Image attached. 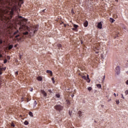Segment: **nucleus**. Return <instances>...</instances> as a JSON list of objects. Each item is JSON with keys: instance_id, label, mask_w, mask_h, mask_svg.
I'll return each mask as SVG.
<instances>
[{"instance_id": "nucleus-1", "label": "nucleus", "mask_w": 128, "mask_h": 128, "mask_svg": "<svg viewBox=\"0 0 128 128\" xmlns=\"http://www.w3.org/2000/svg\"><path fill=\"white\" fill-rule=\"evenodd\" d=\"M26 28L32 36H34V34L36 32V31L38 30V26H36L33 27L31 26L30 28L27 26Z\"/></svg>"}, {"instance_id": "nucleus-2", "label": "nucleus", "mask_w": 128, "mask_h": 128, "mask_svg": "<svg viewBox=\"0 0 128 128\" xmlns=\"http://www.w3.org/2000/svg\"><path fill=\"white\" fill-rule=\"evenodd\" d=\"M54 108H55L56 110H58V112H60V110H62L64 107L60 104H57L54 106Z\"/></svg>"}, {"instance_id": "nucleus-3", "label": "nucleus", "mask_w": 128, "mask_h": 128, "mask_svg": "<svg viewBox=\"0 0 128 128\" xmlns=\"http://www.w3.org/2000/svg\"><path fill=\"white\" fill-rule=\"evenodd\" d=\"M116 74H118H118H120V66H117L116 68Z\"/></svg>"}, {"instance_id": "nucleus-4", "label": "nucleus", "mask_w": 128, "mask_h": 128, "mask_svg": "<svg viewBox=\"0 0 128 128\" xmlns=\"http://www.w3.org/2000/svg\"><path fill=\"white\" fill-rule=\"evenodd\" d=\"M14 8H12L11 10V11L10 12V17L8 18V20H12V16H14Z\"/></svg>"}, {"instance_id": "nucleus-5", "label": "nucleus", "mask_w": 128, "mask_h": 128, "mask_svg": "<svg viewBox=\"0 0 128 128\" xmlns=\"http://www.w3.org/2000/svg\"><path fill=\"white\" fill-rule=\"evenodd\" d=\"M0 18L4 20V12L2 10H0Z\"/></svg>"}, {"instance_id": "nucleus-6", "label": "nucleus", "mask_w": 128, "mask_h": 128, "mask_svg": "<svg viewBox=\"0 0 128 128\" xmlns=\"http://www.w3.org/2000/svg\"><path fill=\"white\" fill-rule=\"evenodd\" d=\"M98 28L100 29H102V22H100L98 23Z\"/></svg>"}, {"instance_id": "nucleus-7", "label": "nucleus", "mask_w": 128, "mask_h": 128, "mask_svg": "<svg viewBox=\"0 0 128 128\" xmlns=\"http://www.w3.org/2000/svg\"><path fill=\"white\" fill-rule=\"evenodd\" d=\"M41 92H42V94L44 97L46 96V91H44V90H42Z\"/></svg>"}, {"instance_id": "nucleus-8", "label": "nucleus", "mask_w": 128, "mask_h": 128, "mask_svg": "<svg viewBox=\"0 0 128 128\" xmlns=\"http://www.w3.org/2000/svg\"><path fill=\"white\" fill-rule=\"evenodd\" d=\"M74 28H72V30H76V28H78V26L77 24H74Z\"/></svg>"}, {"instance_id": "nucleus-9", "label": "nucleus", "mask_w": 128, "mask_h": 128, "mask_svg": "<svg viewBox=\"0 0 128 128\" xmlns=\"http://www.w3.org/2000/svg\"><path fill=\"white\" fill-rule=\"evenodd\" d=\"M84 26L85 28H86V26H88V21H86L84 23Z\"/></svg>"}, {"instance_id": "nucleus-10", "label": "nucleus", "mask_w": 128, "mask_h": 128, "mask_svg": "<svg viewBox=\"0 0 128 128\" xmlns=\"http://www.w3.org/2000/svg\"><path fill=\"white\" fill-rule=\"evenodd\" d=\"M47 74H50V76H52V72L50 70H47L46 72Z\"/></svg>"}, {"instance_id": "nucleus-11", "label": "nucleus", "mask_w": 128, "mask_h": 128, "mask_svg": "<svg viewBox=\"0 0 128 128\" xmlns=\"http://www.w3.org/2000/svg\"><path fill=\"white\" fill-rule=\"evenodd\" d=\"M14 48V46L12 44L10 45L8 48V50H12Z\"/></svg>"}, {"instance_id": "nucleus-12", "label": "nucleus", "mask_w": 128, "mask_h": 128, "mask_svg": "<svg viewBox=\"0 0 128 128\" xmlns=\"http://www.w3.org/2000/svg\"><path fill=\"white\" fill-rule=\"evenodd\" d=\"M96 86L97 88H102V84H97Z\"/></svg>"}, {"instance_id": "nucleus-13", "label": "nucleus", "mask_w": 128, "mask_h": 128, "mask_svg": "<svg viewBox=\"0 0 128 128\" xmlns=\"http://www.w3.org/2000/svg\"><path fill=\"white\" fill-rule=\"evenodd\" d=\"M87 80L88 82H90V78L88 77V74H87Z\"/></svg>"}, {"instance_id": "nucleus-14", "label": "nucleus", "mask_w": 128, "mask_h": 128, "mask_svg": "<svg viewBox=\"0 0 128 128\" xmlns=\"http://www.w3.org/2000/svg\"><path fill=\"white\" fill-rule=\"evenodd\" d=\"M29 116H30L32 117L34 116V114H32V112H29Z\"/></svg>"}, {"instance_id": "nucleus-15", "label": "nucleus", "mask_w": 128, "mask_h": 128, "mask_svg": "<svg viewBox=\"0 0 128 128\" xmlns=\"http://www.w3.org/2000/svg\"><path fill=\"white\" fill-rule=\"evenodd\" d=\"M18 32H19V31H18V30H17L15 32H14V36H16V34H18Z\"/></svg>"}, {"instance_id": "nucleus-16", "label": "nucleus", "mask_w": 128, "mask_h": 128, "mask_svg": "<svg viewBox=\"0 0 128 128\" xmlns=\"http://www.w3.org/2000/svg\"><path fill=\"white\" fill-rule=\"evenodd\" d=\"M110 22H114V19L112 18H110Z\"/></svg>"}, {"instance_id": "nucleus-17", "label": "nucleus", "mask_w": 128, "mask_h": 128, "mask_svg": "<svg viewBox=\"0 0 128 128\" xmlns=\"http://www.w3.org/2000/svg\"><path fill=\"white\" fill-rule=\"evenodd\" d=\"M24 36H28V32H23Z\"/></svg>"}, {"instance_id": "nucleus-18", "label": "nucleus", "mask_w": 128, "mask_h": 128, "mask_svg": "<svg viewBox=\"0 0 128 128\" xmlns=\"http://www.w3.org/2000/svg\"><path fill=\"white\" fill-rule=\"evenodd\" d=\"M66 104L70 105V102L68 100H66Z\"/></svg>"}, {"instance_id": "nucleus-19", "label": "nucleus", "mask_w": 128, "mask_h": 128, "mask_svg": "<svg viewBox=\"0 0 128 128\" xmlns=\"http://www.w3.org/2000/svg\"><path fill=\"white\" fill-rule=\"evenodd\" d=\"M24 124H25V126H28V122L26 120V121L24 122Z\"/></svg>"}, {"instance_id": "nucleus-20", "label": "nucleus", "mask_w": 128, "mask_h": 128, "mask_svg": "<svg viewBox=\"0 0 128 128\" xmlns=\"http://www.w3.org/2000/svg\"><path fill=\"white\" fill-rule=\"evenodd\" d=\"M42 77L39 76V77L38 78V80H39L40 82L42 81Z\"/></svg>"}, {"instance_id": "nucleus-21", "label": "nucleus", "mask_w": 128, "mask_h": 128, "mask_svg": "<svg viewBox=\"0 0 128 128\" xmlns=\"http://www.w3.org/2000/svg\"><path fill=\"white\" fill-rule=\"evenodd\" d=\"M56 96L58 98H60V94H56Z\"/></svg>"}, {"instance_id": "nucleus-22", "label": "nucleus", "mask_w": 128, "mask_h": 128, "mask_svg": "<svg viewBox=\"0 0 128 128\" xmlns=\"http://www.w3.org/2000/svg\"><path fill=\"white\" fill-rule=\"evenodd\" d=\"M105 78H106V76L104 75L103 76V78L102 80V82H104Z\"/></svg>"}, {"instance_id": "nucleus-23", "label": "nucleus", "mask_w": 128, "mask_h": 128, "mask_svg": "<svg viewBox=\"0 0 128 128\" xmlns=\"http://www.w3.org/2000/svg\"><path fill=\"white\" fill-rule=\"evenodd\" d=\"M88 90H89V92H90V90H92V87H88Z\"/></svg>"}, {"instance_id": "nucleus-24", "label": "nucleus", "mask_w": 128, "mask_h": 128, "mask_svg": "<svg viewBox=\"0 0 128 128\" xmlns=\"http://www.w3.org/2000/svg\"><path fill=\"white\" fill-rule=\"evenodd\" d=\"M6 70V67L2 68H0V70Z\"/></svg>"}, {"instance_id": "nucleus-25", "label": "nucleus", "mask_w": 128, "mask_h": 128, "mask_svg": "<svg viewBox=\"0 0 128 128\" xmlns=\"http://www.w3.org/2000/svg\"><path fill=\"white\" fill-rule=\"evenodd\" d=\"M24 28V25H20V28H19V30H22Z\"/></svg>"}, {"instance_id": "nucleus-26", "label": "nucleus", "mask_w": 128, "mask_h": 128, "mask_svg": "<svg viewBox=\"0 0 128 128\" xmlns=\"http://www.w3.org/2000/svg\"><path fill=\"white\" fill-rule=\"evenodd\" d=\"M22 40V38L21 37V38H17V40L18 42H20V40Z\"/></svg>"}, {"instance_id": "nucleus-27", "label": "nucleus", "mask_w": 128, "mask_h": 128, "mask_svg": "<svg viewBox=\"0 0 128 128\" xmlns=\"http://www.w3.org/2000/svg\"><path fill=\"white\" fill-rule=\"evenodd\" d=\"M34 106H36V104H38V103L36 102V100H34Z\"/></svg>"}, {"instance_id": "nucleus-28", "label": "nucleus", "mask_w": 128, "mask_h": 128, "mask_svg": "<svg viewBox=\"0 0 128 128\" xmlns=\"http://www.w3.org/2000/svg\"><path fill=\"white\" fill-rule=\"evenodd\" d=\"M116 104H120V100H116Z\"/></svg>"}, {"instance_id": "nucleus-29", "label": "nucleus", "mask_w": 128, "mask_h": 128, "mask_svg": "<svg viewBox=\"0 0 128 128\" xmlns=\"http://www.w3.org/2000/svg\"><path fill=\"white\" fill-rule=\"evenodd\" d=\"M8 62V60L5 59L4 62V64H6Z\"/></svg>"}, {"instance_id": "nucleus-30", "label": "nucleus", "mask_w": 128, "mask_h": 128, "mask_svg": "<svg viewBox=\"0 0 128 128\" xmlns=\"http://www.w3.org/2000/svg\"><path fill=\"white\" fill-rule=\"evenodd\" d=\"M57 46L58 48H62V44H58Z\"/></svg>"}, {"instance_id": "nucleus-31", "label": "nucleus", "mask_w": 128, "mask_h": 128, "mask_svg": "<svg viewBox=\"0 0 128 128\" xmlns=\"http://www.w3.org/2000/svg\"><path fill=\"white\" fill-rule=\"evenodd\" d=\"M124 93L126 95H128V90H126L125 92H124Z\"/></svg>"}, {"instance_id": "nucleus-32", "label": "nucleus", "mask_w": 128, "mask_h": 128, "mask_svg": "<svg viewBox=\"0 0 128 128\" xmlns=\"http://www.w3.org/2000/svg\"><path fill=\"white\" fill-rule=\"evenodd\" d=\"M82 78H83V80H86V76H82Z\"/></svg>"}, {"instance_id": "nucleus-33", "label": "nucleus", "mask_w": 128, "mask_h": 128, "mask_svg": "<svg viewBox=\"0 0 128 128\" xmlns=\"http://www.w3.org/2000/svg\"><path fill=\"white\" fill-rule=\"evenodd\" d=\"M52 82L53 84H54V78H52Z\"/></svg>"}, {"instance_id": "nucleus-34", "label": "nucleus", "mask_w": 128, "mask_h": 128, "mask_svg": "<svg viewBox=\"0 0 128 128\" xmlns=\"http://www.w3.org/2000/svg\"><path fill=\"white\" fill-rule=\"evenodd\" d=\"M18 36H20V34H18L16 36H15V38H18Z\"/></svg>"}, {"instance_id": "nucleus-35", "label": "nucleus", "mask_w": 128, "mask_h": 128, "mask_svg": "<svg viewBox=\"0 0 128 128\" xmlns=\"http://www.w3.org/2000/svg\"><path fill=\"white\" fill-rule=\"evenodd\" d=\"M118 38V34H116V36H114V38Z\"/></svg>"}, {"instance_id": "nucleus-36", "label": "nucleus", "mask_w": 128, "mask_h": 128, "mask_svg": "<svg viewBox=\"0 0 128 128\" xmlns=\"http://www.w3.org/2000/svg\"><path fill=\"white\" fill-rule=\"evenodd\" d=\"M7 58H8V60H10V56H7Z\"/></svg>"}, {"instance_id": "nucleus-37", "label": "nucleus", "mask_w": 128, "mask_h": 128, "mask_svg": "<svg viewBox=\"0 0 128 128\" xmlns=\"http://www.w3.org/2000/svg\"><path fill=\"white\" fill-rule=\"evenodd\" d=\"M11 126H13L14 128V126H15L14 124V123H12L11 124Z\"/></svg>"}, {"instance_id": "nucleus-38", "label": "nucleus", "mask_w": 128, "mask_h": 128, "mask_svg": "<svg viewBox=\"0 0 128 128\" xmlns=\"http://www.w3.org/2000/svg\"><path fill=\"white\" fill-rule=\"evenodd\" d=\"M2 44V39H0V44Z\"/></svg>"}, {"instance_id": "nucleus-39", "label": "nucleus", "mask_w": 128, "mask_h": 128, "mask_svg": "<svg viewBox=\"0 0 128 128\" xmlns=\"http://www.w3.org/2000/svg\"><path fill=\"white\" fill-rule=\"evenodd\" d=\"M122 98H124V94H122Z\"/></svg>"}, {"instance_id": "nucleus-40", "label": "nucleus", "mask_w": 128, "mask_h": 128, "mask_svg": "<svg viewBox=\"0 0 128 128\" xmlns=\"http://www.w3.org/2000/svg\"><path fill=\"white\" fill-rule=\"evenodd\" d=\"M18 18H22V16H18Z\"/></svg>"}, {"instance_id": "nucleus-41", "label": "nucleus", "mask_w": 128, "mask_h": 128, "mask_svg": "<svg viewBox=\"0 0 128 128\" xmlns=\"http://www.w3.org/2000/svg\"><path fill=\"white\" fill-rule=\"evenodd\" d=\"M15 74H16V75L18 74V72H15Z\"/></svg>"}, {"instance_id": "nucleus-42", "label": "nucleus", "mask_w": 128, "mask_h": 128, "mask_svg": "<svg viewBox=\"0 0 128 128\" xmlns=\"http://www.w3.org/2000/svg\"><path fill=\"white\" fill-rule=\"evenodd\" d=\"M32 90H34V88H31L30 90V92H32Z\"/></svg>"}, {"instance_id": "nucleus-43", "label": "nucleus", "mask_w": 128, "mask_h": 128, "mask_svg": "<svg viewBox=\"0 0 128 128\" xmlns=\"http://www.w3.org/2000/svg\"><path fill=\"white\" fill-rule=\"evenodd\" d=\"M48 92H50V93H52V90H48Z\"/></svg>"}, {"instance_id": "nucleus-44", "label": "nucleus", "mask_w": 128, "mask_h": 128, "mask_svg": "<svg viewBox=\"0 0 128 128\" xmlns=\"http://www.w3.org/2000/svg\"><path fill=\"white\" fill-rule=\"evenodd\" d=\"M126 84H128V80H127L126 81Z\"/></svg>"}, {"instance_id": "nucleus-45", "label": "nucleus", "mask_w": 128, "mask_h": 128, "mask_svg": "<svg viewBox=\"0 0 128 128\" xmlns=\"http://www.w3.org/2000/svg\"><path fill=\"white\" fill-rule=\"evenodd\" d=\"M69 114H70V116H72V112H70V111L69 112Z\"/></svg>"}, {"instance_id": "nucleus-46", "label": "nucleus", "mask_w": 128, "mask_h": 128, "mask_svg": "<svg viewBox=\"0 0 128 128\" xmlns=\"http://www.w3.org/2000/svg\"><path fill=\"white\" fill-rule=\"evenodd\" d=\"M71 96H72V98H74V94H72Z\"/></svg>"}, {"instance_id": "nucleus-47", "label": "nucleus", "mask_w": 128, "mask_h": 128, "mask_svg": "<svg viewBox=\"0 0 128 128\" xmlns=\"http://www.w3.org/2000/svg\"><path fill=\"white\" fill-rule=\"evenodd\" d=\"M14 48H16V46H18V44H16V45H14Z\"/></svg>"}, {"instance_id": "nucleus-48", "label": "nucleus", "mask_w": 128, "mask_h": 128, "mask_svg": "<svg viewBox=\"0 0 128 128\" xmlns=\"http://www.w3.org/2000/svg\"><path fill=\"white\" fill-rule=\"evenodd\" d=\"M102 108H104V105H101Z\"/></svg>"}, {"instance_id": "nucleus-49", "label": "nucleus", "mask_w": 128, "mask_h": 128, "mask_svg": "<svg viewBox=\"0 0 128 128\" xmlns=\"http://www.w3.org/2000/svg\"><path fill=\"white\" fill-rule=\"evenodd\" d=\"M98 52H99L98 51H96V54H98Z\"/></svg>"}, {"instance_id": "nucleus-50", "label": "nucleus", "mask_w": 128, "mask_h": 128, "mask_svg": "<svg viewBox=\"0 0 128 128\" xmlns=\"http://www.w3.org/2000/svg\"><path fill=\"white\" fill-rule=\"evenodd\" d=\"M0 58H2V55L1 54H0Z\"/></svg>"}, {"instance_id": "nucleus-51", "label": "nucleus", "mask_w": 128, "mask_h": 128, "mask_svg": "<svg viewBox=\"0 0 128 128\" xmlns=\"http://www.w3.org/2000/svg\"><path fill=\"white\" fill-rule=\"evenodd\" d=\"M114 96H116V93H114Z\"/></svg>"}, {"instance_id": "nucleus-52", "label": "nucleus", "mask_w": 128, "mask_h": 128, "mask_svg": "<svg viewBox=\"0 0 128 128\" xmlns=\"http://www.w3.org/2000/svg\"><path fill=\"white\" fill-rule=\"evenodd\" d=\"M64 28H66V24H64Z\"/></svg>"}, {"instance_id": "nucleus-53", "label": "nucleus", "mask_w": 128, "mask_h": 128, "mask_svg": "<svg viewBox=\"0 0 128 128\" xmlns=\"http://www.w3.org/2000/svg\"><path fill=\"white\" fill-rule=\"evenodd\" d=\"M0 74H2V72L0 71Z\"/></svg>"}, {"instance_id": "nucleus-54", "label": "nucleus", "mask_w": 128, "mask_h": 128, "mask_svg": "<svg viewBox=\"0 0 128 128\" xmlns=\"http://www.w3.org/2000/svg\"><path fill=\"white\" fill-rule=\"evenodd\" d=\"M45 10H42V12H44Z\"/></svg>"}, {"instance_id": "nucleus-55", "label": "nucleus", "mask_w": 128, "mask_h": 128, "mask_svg": "<svg viewBox=\"0 0 128 128\" xmlns=\"http://www.w3.org/2000/svg\"><path fill=\"white\" fill-rule=\"evenodd\" d=\"M79 116H80V117L82 116V114H80Z\"/></svg>"}, {"instance_id": "nucleus-56", "label": "nucleus", "mask_w": 128, "mask_h": 128, "mask_svg": "<svg viewBox=\"0 0 128 128\" xmlns=\"http://www.w3.org/2000/svg\"><path fill=\"white\" fill-rule=\"evenodd\" d=\"M126 73L128 74V71L126 72Z\"/></svg>"}, {"instance_id": "nucleus-57", "label": "nucleus", "mask_w": 128, "mask_h": 128, "mask_svg": "<svg viewBox=\"0 0 128 128\" xmlns=\"http://www.w3.org/2000/svg\"><path fill=\"white\" fill-rule=\"evenodd\" d=\"M115 2H118V0H115Z\"/></svg>"}, {"instance_id": "nucleus-58", "label": "nucleus", "mask_w": 128, "mask_h": 128, "mask_svg": "<svg viewBox=\"0 0 128 128\" xmlns=\"http://www.w3.org/2000/svg\"><path fill=\"white\" fill-rule=\"evenodd\" d=\"M124 29L126 30V28H124Z\"/></svg>"}, {"instance_id": "nucleus-59", "label": "nucleus", "mask_w": 128, "mask_h": 128, "mask_svg": "<svg viewBox=\"0 0 128 128\" xmlns=\"http://www.w3.org/2000/svg\"><path fill=\"white\" fill-rule=\"evenodd\" d=\"M117 96H118V94H117Z\"/></svg>"}, {"instance_id": "nucleus-60", "label": "nucleus", "mask_w": 128, "mask_h": 128, "mask_svg": "<svg viewBox=\"0 0 128 128\" xmlns=\"http://www.w3.org/2000/svg\"><path fill=\"white\" fill-rule=\"evenodd\" d=\"M20 58H21V57L20 56Z\"/></svg>"}]
</instances>
